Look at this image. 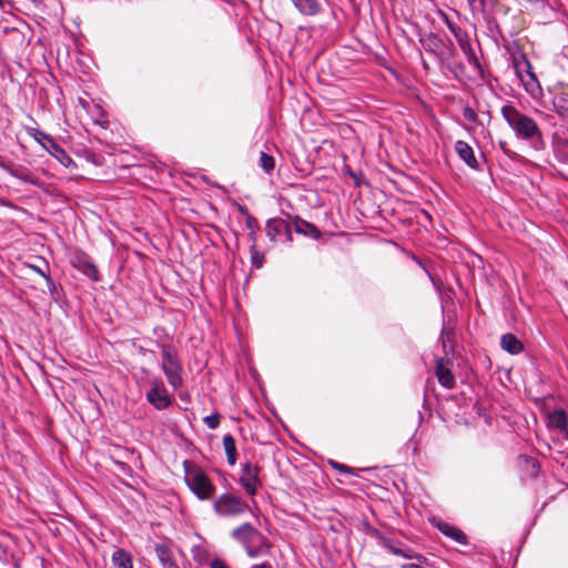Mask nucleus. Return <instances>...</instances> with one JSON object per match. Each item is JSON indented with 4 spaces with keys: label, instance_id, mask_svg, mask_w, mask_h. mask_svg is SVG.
I'll return each instance as SVG.
<instances>
[{
    "label": "nucleus",
    "instance_id": "nucleus-1",
    "mask_svg": "<svg viewBox=\"0 0 568 568\" xmlns=\"http://www.w3.org/2000/svg\"><path fill=\"white\" fill-rule=\"evenodd\" d=\"M501 114L518 136L531 140L537 149L540 148L542 143L541 132L531 118L520 113L511 105L503 106Z\"/></svg>",
    "mask_w": 568,
    "mask_h": 568
},
{
    "label": "nucleus",
    "instance_id": "nucleus-2",
    "mask_svg": "<svg viewBox=\"0 0 568 568\" xmlns=\"http://www.w3.org/2000/svg\"><path fill=\"white\" fill-rule=\"evenodd\" d=\"M232 536L244 547L251 558H256L268 549L266 538L251 524L246 523L235 528Z\"/></svg>",
    "mask_w": 568,
    "mask_h": 568
},
{
    "label": "nucleus",
    "instance_id": "nucleus-3",
    "mask_svg": "<svg viewBox=\"0 0 568 568\" xmlns=\"http://www.w3.org/2000/svg\"><path fill=\"white\" fill-rule=\"evenodd\" d=\"M444 17L449 31L455 37L460 50L464 53L465 59L468 62V67L478 71H483V65L480 62L481 50L479 43L477 41L473 42L465 30L450 22L446 16Z\"/></svg>",
    "mask_w": 568,
    "mask_h": 568
},
{
    "label": "nucleus",
    "instance_id": "nucleus-4",
    "mask_svg": "<svg viewBox=\"0 0 568 568\" xmlns=\"http://www.w3.org/2000/svg\"><path fill=\"white\" fill-rule=\"evenodd\" d=\"M161 367L166 376L169 384L174 388H179L183 384L182 365L178 356V352L170 345H163L161 349Z\"/></svg>",
    "mask_w": 568,
    "mask_h": 568
},
{
    "label": "nucleus",
    "instance_id": "nucleus-5",
    "mask_svg": "<svg viewBox=\"0 0 568 568\" xmlns=\"http://www.w3.org/2000/svg\"><path fill=\"white\" fill-rule=\"evenodd\" d=\"M213 509L220 517H235L244 514L250 507L241 497L225 493L213 501Z\"/></svg>",
    "mask_w": 568,
    "mask_h": 568
},
{
    "label": "nucleus",
    "instance_id": "nucleus-6",
    "mask_svg": "<svg viewBox=\"0 0 568 568\" xmlns=\"http://www.w3.org/2000/svg\"><path fill=\"white\" fill-rule=\"evenodd\" d=\"M186 483L194 495L201 500L210 499L215 493V486L207 475L201 470L190 474Z\"/></svg>",
    "mask_w": 568,
    "mask_h": 568
},
{
    "label": "nucleus",
    "instance_id": "nucleus-7",
    "mask_svg": "<svg viewBox=\"0 0 568 568\" xmlns=\"http://www.w3.org/2000/svg\"><path fill=\"white\" fill-rule=\"evenodd\" d=\"M258 473L260 468L256 465L245 463L242 466V474L240 476L239 483L241 484L245 493L250 496H254L257 491V488L261 486Z\"/></svg>",
    "mask_w": 568,
    "mask_h": 568
},
{
    "label": "nucleus",
    "instance_id": "nucleus-8",
    "mask_svg": "<svg viewBox=\"0 0 568 568\" xmlns=\"http://www.w3.org/2000/svg\"><path fill=\"white\" fill-rule=\"evenodd\" d=\"M146 397L156 409H164L170 405V397L162 382H154Z\"/></svg>",
    "mask_w": 568,
    "mask_h": 568
},
{
    "label": "nucleus",
    "instance_id": "nucleus-9",
    "mask_svg": "<svg viewBox=\"0 0 568 568\" xmlns=\"http://www.w3.org/2000/svg\"><path fill=\"white\" fill-rule=\"evenodd\" d=\"M449 361L443 357L436 358L435 374L438 383L447 388L452 389L455 387V377L449 368Z\"/></svg>",
    "mask_w": 568,
    "mask_h": 568
},
{
    "label": "nucleus",
    "instance_id": "nucleus-10",
    "mask_svg": "<svg viewBox=\"0 0 568 568\" xmlns=\"http://www.w3.org/2000/svg\"><path fill=\"white\" fill-rule=\"evenodd\" d=\"M42 136L47 141V144H43V146L52 156H54L65 168L75 166L74 161L51 136L43 133Z\"/></svg>",
    "mask_w": 568,
    "mask_h": 568
},
{
    "label": "nucleus",
    "instance_id": "nucleus-11",
    "mask_svg": "<svg viewBox=\"0 0 568 568\" xmlns=\"http://www.w3.org/2000/svg\"><path fill=\"white\" fill-rule=\"evenodd\" d=\"M266 234L272 240H277L282 234H286L291 240L290 225L283 219H271L266 223Z\"/></svg>",
    "mask_w": 568,
    "mask_h": 568
},
{
    "label": "nucleus",
    "instance_id": "nucleus-12",
    "mask_svg": "<svg viewBox=\"0 0 568 568\" xmlns=\"http://www.w3.org/2000/svg\"><path fill=\"white\" fill-rule=\"evenodd\" d=\"M455 150L459 158L471 169L478 168V162L474 154L473 148L465 141H457L455 144Z\"/></svg>",
    "mask_w": 568,
    "mask_h": 568
},
{
    "label": "nucleus",
    "instance_id": "nucleus-13",
    "mask_svg": "<svg viewBox=\"0 0 568 568\" xmlns=\"http://www.w3.org/2000/svg\"><path fill=\"white\" fill-rule=\"evenodd\" d=\"M518 80H520L526 89L531 95L541 94V87L536 77V73H516Z\"/></svg>",
    "mask_w": 568,
    "mask_h": 568
},
{
    "label": "nucleus",
    "instance_id": "nucleus-14",
    "mask_svg": "<svg viewBox=\"0 0 568 568\" xmlns=\"http://www.w3.org/2000/svg\"><path fill=\"white\" fill-rule=\"evenodd\" d=\"M155 554L163 568H179L171 549L164 544L155 545Z\"/></svg>",
    "mask_w": 568,
    "mask_h": 568
},
{
    "label": "nucleus",
    "instance_id": "nucleus-15",
    "mask_svg": "<svg viewBox=\"0 0 568 568\" xmlns=\"http://www.w3.org/2000/svg\"><path fill=\"white\" fill-rule=\"evenodd\" d=\"M294 7L305 16H315L321 10V4L317 0H291Z\"/></svg>",
    "mask_w": 568,
    "mask_h": 568
},
{
    "label": "nucleus",
    "instance_id": "nucleus-16",
    "mask_svg": "<svg viewBox=\"0 0 568 568\" xmlns=\"http://www.w3.org/2000/svg\"><path fill=\"white\" fill-rule=\"evenodd\" d=\"M510 59L515 71H530L532 68L526 54L519 49L510 52Z\"/></svg>",
    "mask_w": 568,
    "mask_h": 568
},
{
    "label": "nucleus",
    "instance_id": "nucleus-17",
    "mask_svg": "<svg viewBox=\"0 0 568 568\" xmlns=\"http://www.w3.org/2000/svg\"><path fill=\"white\" fill-rule=\"evenodd\" d=\"M501 348L509 354L516 355L523 351V343L513 334H505L500 339Z\"/></svg>",
    "mask_w": 568,
    "mask_h": 568
},
{
    "label": "nucleus",
    "instance_id": "nucleus-18",
    "mask_svg": "<svg viewBox=\"0 0 568 568\" xmlns=\"http://www.w3.org/2000/svg\"><path fill=\"white\" fill-rule=\"evenodd\" d=\"M112 564L115 568H133L132 556L124 549H116L112 554Z\"/></svg>",
    "mask_w": 568,
    "mask_h": 568
},
{
    "label": "nucleus",
    "instance_id": "nucleus-19",
    "mask_svg": "<svg viewBox=\"0 0 568 568\" xmlns=\"http://www.w3.org/2000/svg\"><path fill=\"white\" fill-rule=\"evenodd\" d=\"M548 426L552 429L564 430L567 426V416L564 410H555L548 415Z\"/></svg>",
    "mask_w": 568,
    "mask_h": 568
},
{
    "label": "nucleus",
    "instance_id": "nucleus-20",
    "mask_svg": "<svg viewBox=\"0 0 568 568\" xmlns=\"http://www.w3.org/2000/svg\"><path fill=\"white\" fill-rule=\"evenodd\" d=\"M223 446L225 449V454H226L229 464L232 466L235 465L236 459H237L236 444H235V439L233 438L232 435L226 434L223 437Z\"/></svg>",
    "mask_w": 568,
    "mask_h": 568
},
{
    "label": "nucleus",
    "instance_id": "nucleus-21",
    "mask_svg": "<svg viewBox=\"0 0 568 568\" xmlns=\"http://www.w3.org/2000/svg\"><path fill=\"white\" fill-rule=\"evenodd\" d=\"M294 224H295V231L297 233L308 235L313 239H318L321 235L320 231L313 224H311L306 221L297 219Z\"/></svg>",
    "mask_w": 568,
    "mask_h": 568
},
{
    "label": "nucleus",
    "instance_id": "nucleus-22",
    "mask_svg": "<svg viewBox=\"0 0 568 568\" xmlns=\"http://www.w3.org/2000/svg\"><path fill=\"white\" fill-rule=\"evenodd\" d=\"M438 527L444 535L455 539L456 541L465 542L466 537L459 529L452 527L448 524H440Z\"/></svg>",
    "mask_w": 568,
    "mask_h": 568
},
{
    "label": "nucleus",
    "instance_id": "nucleus-23",
    "mask_svg": "<svg viewBox=\"0 0 568 568\" xmlns=\"http://www.w3.org/2000/svg\"><path fill=\"white\" fill-rule=\"evenodd\" d=\"M260 165L266 173H270L275 166V160L273 156L266 154L265 152H261Z\"/></svg>",
    "mask_w": 568,
    "mask_h": 568
},
{
    "label": "nucleus",
    "instance_id": "nucleus-24",
    "mask_svg": "<svg viewBox=\"0 0 568 568\" xmlns=\"http://www.w3.org/2000/svg\"><path fill=\"white\" fill-rule=\"evenodd\" d=\"M400 557H404L406 559H416V560H418L420 562L426 561V558L423 555H420L418 552H415L410 548H403L402 552H400Z\"/></svg>",
    "mask_w": 568,
    "mask_h": 568
},
{
    "label": "nucleus",
    "instance_id": "nucleus-25",
    "mask_svg": "<svg viewBox=\"0 0 568 568\" xmlns=\"http://www.w3.org/2000/svg\"><path fill=\"white\" fill-rule=\"evenodd\" d=\"M463 115H464V119L466 121H468L469 123L471 124H477L478 122V116L475 112L474 109H471L470 106H465L464 110H463Z\"/></svg>",
    "mask_w": 568,
    "mask_h": 568
},
{
    "label": "nucleus",
    "instance_id": "nucleus-26",
    "mask_svg": "<svg viewBox=\"0 0 568 568\" xmlns=\"http://www.w3.org/2000/svg\"><path fill=\"white\" fill-rule=\"evenodd\" d=\"M221 416L219 414H212L204 418L205 425L210 429H215L220 424Z\"/></svg>",
    "mask_w": 568,
    "mask_h": 568
},
{
    "label": "nucleus",
    "instance_id": "nucleus-27",
    "mask_svg": "<svg viewBox=\"0 0 568 568\" xmlns=\"http://www.w3.org/2000/svg\"><path fill=\"white\" fill-rule=\"evenodd\" d=\"M332 465V467L341 473H345V474H353L355 475L356 473L354 471V469H352L351 467L344 465V464H339L337 462H331L329 463Z\"/></svg>",
    "mask_w": 568,
    "mask_h": 568
},
{
    "label": "nucleus",
    "instance_id": "nucleus-28",
    "mask_svg": "<svg viewBox=\"0 0 568 568\" xmlns=\"http://www.w3.org/2000/svg\"><path fill=\"white\" fill-rule=\"evenodd\" d=\"M383 545L393 555L400 556V552H402V549H403L402 547H399V546H397L395 544H392L389 540H384Z\"/></svg>",
    "mask_w": 568,
    "mask_h": 568
},
{
    "label": "nucleus",
    "instance_id": "nucleus-29",
    "mask_svg": "<svg viewBox=\"0 0 568 568\" xmlns=\"http://www.w3.org/2000/svg\"><path fill=\"white\" fill-rule=\"evenodd\" d=\"M211 568H229V567L226 566V564L223 560L216 558V559L212 560Z\"/></svg>",
    "mask_w": 568,
    "mask_h": 568
},
{
    "label": "nucleus",
    "instance_id": "nucleus-30",
    "mask_svg": "<svg viewBox=\"0 0 568 568\" xmlns=\"http://www.w3.org/2000/svg\"><path fill=\"white\" fill-rule=\"evenodd\" d=\"M252 262L256 267H261L262 266V256H260V254L257 252H254L252 254Z\"/></svg>",
    "mask_w": 568,
    "mask_h": 568
},
{
    "label": "nucleus",
    "instance_id": "nucleus-31",
    "mask_svg": "<svg viewBox=\"0 0 568 568\" xmlns=\"http://www.w3.org/2000/svg\"><path fill=\"white\" fill-rule=\"evenodd\" d=\"M33 270H34L38 274H40L41 276H43V277L45 278V281H47V283H48V286H49L50 288H51V286H53L52 281L50 280V277H49V276H48L43 271H41V270H40V268H38V267H33Z\"/></svg>",
    "mask_w": 568,
    "mask_h": 568
},
{
    "label": "nucleus",
    "instance_id": "nucleus-32",
    "mask_svg": "<svg viewBox=\"0 0 568 568\" xmlns=\"http://www.w3.org/2000/svg\"><path fill=\"white\" fill-rule=\"evenodd\" d=\"M252 568H273V567H272L271 562L265 561L262 564L254 565Z\"/></svg>",
    "mask_w": 568,
    "mask_h": 568
},
{
    "label": "nucleus",
    "instance_id": "nucleus-33",
    "mask_svg": "<svg viewBox=\"0 0 568 568\" xmlns=\"http://www.w3.org/2000/svg\"><path fill=\"white\" fill-rule=\"evenodd\" d=\"M20 178H21L22 180H24V181H30V182H31V183H33V184H38V182H37V181H34V180H32V179L29 176V174H28V173H26V174H21V175H20Z\"/></svg>",
    "mask_w": 568,
    "mask_h": 568
},
{
    "label": "nucleus",
    "instance_id": "nucleus-34",
    "mask_svg": "<svg viewBox=\"0 0 568 568\" xmlns=\"http://www.w3.org/2000/svg\"><path fill=\"white\" fill-rule=\"evenodd\" d=\"M400 568H422L418 564H407L400 566Z\"/></svg>",
    "mask_w": 568,
    "mask_h": 568
},
{
    "label": "nucleus",
    "instance_id": "nucleus-35",
    "mask_svg": "<svg viewBox=\"0 0 568 568\" xmlns=\"http://www.w3.org/2000/svg\"><path fill=\"white\" fill-rule=\"evenodd\" d=\"M3 7V0H0V8Z\"/></svg>",
    "mask_w": 568,
    "mask_h": 568
}]
</instances>
